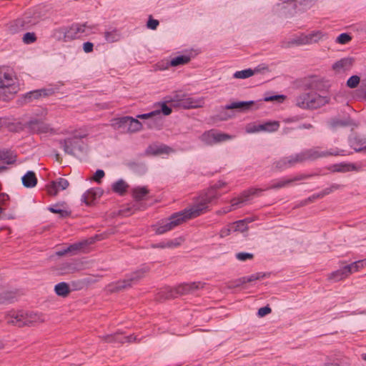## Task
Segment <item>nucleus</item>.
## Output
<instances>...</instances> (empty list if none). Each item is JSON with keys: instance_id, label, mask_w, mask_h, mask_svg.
<instances>
[{"instance_id": "nucleus-32", "label": "nucleus", "mask_w": 366, "mask_h": 366, "mask_svg": "<svg viewBox=\"0 0 366 366\" xmlns=\"http://www.w3.org/2000/svg\"><path fill=\"white\" fill-rule=\"evenodd\" d=\"M22 184L26 188H33L37 184L36 174L33 171H28L21 178Z\"/></svg>"}, {"instance_id": "nucleus-3", "label": "nucleus", "mask_w": 366, "mask_h": 366, "mask_svg": "<svg viewBox=\"0 0 366 366\" xmlns=\"http://www.w3.org/2000/svg\"><path fill=\"white\" fill-rule=\"evenodd\" d=\"M86 137L87 134H78L74 132L71 137L60 139L59 144L67 154L74 157L85 154L88 149V144L83 139Z\"/></svg>"}, {"instance_id": "nucleus-53", "label": "nucleus", "mask_w": 366, "mask_h": 366, "mask_svg": "<svg viewBox=\"0 0 366 366\" xmlns=\"http://www.w3.org/2000/svg\"><path fill=\"white\" fill-rule=\"evenodd\" d=\"M364 267V260H358L352 262L350 264L346 265V267H349L350 275L355 272H357L360 268Z\"/></svg>"}, {"instance_id": "nucleus-61", "label": "nucleus", "mask_w": 366, "mask_h": 366, "mask_svg": "<svg viewBox=\"0 0 366 366\" xmlns=\"http://www.w3.org/2000/svg\"><path fill=\"white\" fill-rule=\"evenodd\" d=\"M236 257L239 261H246L247 259H252L254 254L249 252H239L236 254Z\"/></svg>"}, {"instance_id": "nucleus-11", "label": "nucleus", "mask_w": 366, "mask_h": 366, "mask_svg": "<svg viewBox=\"0 0 366 366\" xmlns=\"http://www.w3.org/2000/svg\"><path fill=\"white\" fill-rule=\"evenodd\" d=\"M99 239V236L95 235L94 237H92L82 241L71 244L66 249L57 251L56 252V254L59 257L64 256L68 253H71V254H76L78 252L83 250L87 246L94 244L97 240Z\"/></svg>"}, {"instance_id": "nucleus-30", "label": "nucleus", "mask_w": 366, "mask_h": 366, "mask_svg": "<svg viewBox=\"0 0 366 366\" xmlns=\"http://www.w3.org/2000/svg\"><path fill=\"white\" fill-rule=\"evenodd\" d=\"M328 169L332 172H346L357 170V167L352 163L341 162L330 166Z\"/></svg>"}, {"instance_id": "nucleus-26", "label": "nucleus", "mask_w": 366, "mask_h": 366, "mask_svg": "<svg viewBox=\"0 0 366 366\" xmlns=\"http://www.w3.org/2000/svg\"><path fill=\"white\" fill-rule=\"evenodd\" d=\"M350 146L355 152H362L366 149V141L360 136L355 134L349 138Z\"/></svg>"}, {"instance_id": "nucleus-60", "label": "nucleus", "mask_w": 366, "mask_h": 366, "mask_svg": "<svg viewBox=\"0 0 366 366\" xmlns=\"http://www.w3.org/2000/svg\"><path fill=\"white\" fill-rule=\"evenodd\" d=\"M159 24V22L158 20L153 19L151 15L149 16L148 21L147 22V26L148 29L155 30L157 29Z\"/></svg>"}, {"instance_id": "nucleus-58", "label": "nucleus", "mask_w": 366, "mask_h": 366, "mask_svg": "<svg viewBox=\"0 0 366 366\" xmlns=\"http://www.w3.org/2000/svg\"><path fill=\"white\" fill-rule=\"evenodd\" d=\"M184 241V238L180 237L178 238H175L174 239L168 240L166 242V246L168 248H174L181 245L182 242Z\"/></svg>"}, {"instance_id": "nucleus-19", "label": "nucleus", "mask_w": 366, "mask_h": 366, "mask_svg": "<svg viewBox=\"0 0 366 366\" xmlns=\"http://www.w3.org/2000/svg\"><path fill=\"white\" fill-rule=\"evenodd\" d=\"M69 186V183L67 179L59 177L56 180L51 181L49 184L46 186L47 193L50 196H56L59 190H64Z\"/></svg>"}, {"instance_id": "nucleus-10", "label": "nucleus", "mask_w": 366, "mask_h": 366, "mask_svg": "<svg viewBox=\"0 0 366 366\" xmlns=\"http://www.w3.org/2000/svg\"><path fill=\"white\" fill-rule=\"evenodd\" d=\"M86 27V23L82 24L74 23L68 28L61 27L55 29L54 34H59V40L61 39V36L62 35L64 41L66 42L79 38L81 34L85 32Z\"/></svg>"}, {"instance_id": "nucleus-29", "label": "nucleus", "mask_w": 366, "mask_h": 366, "mask_svg": "<svg viewBox=\"0 0 366 366\" xmlns=\"http://www.w3.org/2000/svg\"><path fill=\"white\" fill-rule=\"evenodd\" d=\"M354 124L353 120L350 117H347L344 119H340L335 117L330 119L328 122L329 127L332 129H337L339 127H350Z\"/></svg>"}, {"instance_id": "nucleus-56", "label": "nucleus", "mask_w": 366, "mask_h": 366, "mask_svg": "<svg viewBox=\"0 0 366 366\" xmlns=\"http://www.w3.org/2000/svg\"><path fill=\"white\" fill-rule=\"evenodd\" d=\"M290 43L297 46L308 44V38L302 34L300 36L293 39Z\"/></svg>"}, {"instance_id": "nucleus-2", "label": "nucleus", "mask_w": 366, "mask_h": 366, "mask_svg": "<svg viewBox=\"0 0 366 366\" xmlns=\"http://www.w3.org/2000/svg\"><path fill=\"white\" fill-rule=\"evenodd\" d=\"M343 155L339 152L325 151L320 152L314 149H307L295 155H291L286 157L277 161L274 164L275 167L278 169H285L286 168L291 167L297 163H302L307 160H315L320 157H325L327 156H338Z\"/></svg>"}, {"instance_id": "nucleus-6", "label": "nucleus", "mask_w": 366, "mask_h": 366, "mask_svg": "<svg viewBox=\"0 0 366 366\" xmlns=\"http://www.w3.org/2000/svg\"><path fill=\"white\" fill-rule=\"evenodd\" d=\"M327 103L326 97L315 92L303 93L296 97V105L303 109H316Z\"/></svg>"}, {"instance_id": "nucleus-9", "label": "nucleus", "mask_w": 366, "mask_h": 366, "mask_svg": "<svg viewBox=\"0 0 366 366\" xmlns=\"http://www.w3.org/2000/svg\"><path fill=\"white\" fill-rule=\"evenodd\" d=\"M149 269H150L148 266H144L132 272L124 280L117 281L115 283L112 291L119 292L123 289L131 287L133 284L137 283L141 279H142Z\"/></svg>"}, {"instance_id": "nucleus-24", "label": "nucleus", "mask_w": 366, "mask_h": 366, "mask_svg": "<svg viewBox=\"0 0 366 366\" xmlns=\"http://www.w3.org/2000/svg\"><path fill=\"white\" fill-rule=\"evenodd\" d=\"M17 161V154L9 149L0 148V162L6 164H14Z\"/></svg>"}, {"instance_id": "nucleus-47", "label": "nucleus", "mask_w": 366, "mask_h": 366, "mask_svg": "<svg viewBox=\"0 0 366 366\" xmlns=\"http://www.w3.org/2000/svg\"><path fill=\"white\" fill-rule=\"evenodd\" d=\"M324 34L321 31H314L312 33L307 34L306 36L308 38V44L318 42Z\"/></svg>"}, {"instance_id": "nucleus-37", "label": "nucleus", "mask_w": 366, "mask_h": 366, "mask_svg": "<svg viewBox=\"0 0 366 366\" xmlns=\"http://www.w3.org/2000/svg\"><path fill=\"white\" fill-rule=\"evenodd\" d=\"M130 119L128 121L129 124L127 127V133H136L142 129V124L139 122L137 118H133L129 117Z\"/></svg>"}, {"instance_id": "nucleus-8", "label": "nucleus", "mask_w": 366, "mask_h": 366, "mask_svg": "<svg viewBox=\"0 0 366 366\" xmlns=\"http://www.w3.org/2000/svg\"><path fill=\"white\" fill-rule=\"evenodd\" d=\"M262 189L259 188H249V189L243 191L238 197H234L231 199L230 206H227L222 208L221 209L217 211V214H225L239 207L241 204L249 201L252 196L258 195L261 193Z\"/></svg>"}, {"instance_id": "nucleus-52", "label": "nucleus", "mask_w": 366, "mask_h": 366, "mask_svg": "<svg viewBox=\"0 0 366 366\" xmlns=\"http://www.w3.org/2000/svg\"><path fill=\"white\" fill-rule=\"evenodd\" d=\"M286 96L283 94L265 95L263 98L264 102H277L282 103L286 99Z\"/></svg>"}, {"instance_id": "nucleus-5", "label": "nucleus", "mask_w": 366, "mask_h": 366, "mask_svg": "<svg viewBox=\"0 0 366 366\" xmlns=\"http://www.w3.org/2000/svg\"><path fill=\"white\" fill-rule=\"evenodd\" d=\"M40 21V13L36 10L28 11L24 15L7 24L8 30L11 34H16L25 30L31 29Z\"/></svg>"}, {"instance_id": "nucleus-49", "label": "nucleus", "mask_w": 366, "mask_h": 366, "mask_svg": "<svg viewBox=\"0 0 366 366\" xmlns=\"http://www.w3.org/2000/svg\"><path fill=\"white\" fill-rule=\"evenodd\" d=\"M254 75V71L252 69H246L241 71H237L233 74L235 79H247Z\"/></svg>"}, {"instance_id": "nucleus-13", "label": "nucleus", "mask_w": 366, "mask_h": 366, "mask_svg": "<svg viewBox=\"0 0 366 366\" xmlns=\"http://www.w3.org/2000/svg\"><path fill=\"white\" fill-rule=\"evenodd\" d=\"M149 193V190L146 187H137L132 189V197L135 202L132 207H128L126 210L132 214L136 210H144L146 207L140 203L144 197Z\"/></svg>"}, {"instance_id": "nucleus-28", "label": "nucleus", "mask_w": 366, "mask_h": 366, "mask_svg": "<svg viewBox=\"0 0 366 366\" xmlns=\"http://www.w3.org/2000/svg\"><path fill=\"white\" fill-rule=\"evenodd\" d=\"M350 275L349 267H346V266L342 267V268L331 272L327 277V280L330 281H332L334 282H337L345 280Z\"/></svg>"}, {"instance_id": "nucleus-57", "label": "nucleus", "mask_w": 366, "mask_h": 366, "mask_svg": "<svg viewBox=\"0 0 366 366\" xmlns=\"http://www.w3.org/2000/svg\"><path fill=\"white\" fill-rule=\"evenodd\" d=\"M37 37L34 32H26L23 36V41L26 44L34 43Z\"/></svg>"}, {"instance_id": "nucleus-46", "label": "nucleus", "mask_w": 366, "mask_h": 366, "mask_svg": "<svg viewBox=\"0 0 366 366\" xmlns=\"http://www.w3.org/2000/svg\"><path fill=\"white\" fill-rule=\"evenodd\" d=\"M251 222L252 221L249 218L236 221L234 222V224L235 225L234 231L244 232L247 230V223Z\"/></svg>"}, {"instance_id": "nucleus-25", "label": "nucleus", "mask_w": 366, "mask_h": 366, "mask_svg": "<svg viewBox=\"0 0 366 366\" xmlns=\"http://www.w3.org/2000/svg\"><path fill=\"white\" fill-rule=\"evenodd\" d=\"M201 282H194L192 283H183L175 287L177 295H183L198 290L200 287Z\"/></svg>"}, {"instance_id": "nucleus-36", "label": "nucleus", "mask_w": 366, "mask_h": 366, "mask_svg": "<svg viewBox=\"0 0 366 366\" xmlns=\"http://www.w3.org/2000/svg\"><path fill=\"white\" fill-rule=\"evenodd\" d=\"M170 148L166 145H149L147 149V152L152 155L167 154Z\"/></svg>"}, {"instance_id": "nucleus-35", "label": "nucleus", "mask_w": 366, "mask_h": 366, "mask_svg": "<svg viewBox=\"0 0 366 366\" xmlns=\"http://www.w3.org/2000/svg\"><path fill=\"white\" fill-rule=\"evenodd\" d=\"M128 187V184L123 179H119L112 184L113 192L121 196L127 192Z\"/></svg>"}, {"instance_id": "nucleus-39", "label": "nucleus", "mask_w": 366, "mask_h": 366, "mask_svg": "<svg viewBox=\"0 0 366 366\" xmlns=\"http://www.w3.org/2000/svg\"><path fill=\"white\" fill-rule=\"evenodd\" d=\"M59 204H55L48 207V210L54 214H58L61 218H66L71 216V212L60 209Z\"/></svg>"}, {"instance_id": "nucleus-64", "label": "nucleus", "mask_w": 366, "mask_h": 366, "mask_svg": "<svg viewBox=\"0 0 366 366\" xmlns=\"http://www.w3.org/2000/svg\"><path fill=\"white\" fill-rule=\"evenodd\" d=\"M272 312V309L269 305L260 307L258 310L257 315L260 317H264Z\"/></svg>"}, {"instance_id": "nucleus-59", "label": "nucleus", "mask_w": 366, "mask_h": 366, "mask_svg": "<svg viewBox=\"0 0 366 366\" xmlns=\"http://www.w3.org/2000/svg\"><path fill=\"white\" fill-rule=\"evenodd\" d=\"M9 196L6 193H0V214L3 213L4 209V206L7 204V202L9 201Z\"/></svg>"}, {"instance_id": "nucleus-12", "label": "nucleus", "mask_w": 366, "mask_h": 366, "mask_svg": "<svg viewBox=\"0 0 366 366\" xmlns=\"http://www.w3.org/2000/svg\"><path fill=\"white\" fill-rule=\"evenodd\" d=\"M39 317L37 315L30 314H16L15 315L10 316L7 318V323L17 326L18 327H22L24 326L31 327L34 325Z\"/></svg>"}, {"instance_id": "nucleus-21", "label": "nucleus", "mask_w": 366, "mask_h": 366, "mask_svg": "<svg viewBox=\"0 0 366 366\" xmlns=\"http://www.w3.org/2000/svg\"><path fill=\"white\" fill-rule=\"evenodd\" d=\"M267 276V275L265 273L257 272L255 274H252L248 277H242L237 279L234 281L230 282L229 287H230V288L238 287L245 283H249V282H254L255 280H258L262 278H264Z\"/></svg>"}, {"instance_id": "nucleus-44", "label": "nucleus", "mask_w": 366, "mask_h": 366, "mask_svg": "<svg viewBox=\"0 0 366 366\" xmlns=\"http://www.w3.org/2000/svg\"><path fill=\"white\" fill-rule=\"evenodd\" d=\"M189 94L182 91H176L174 92L172 97H166L165 99H168L167 102L171 103V106L173 107V103H178L182 99L185 98Z\"/></svg>"}, {"instance_id": "nucleus-34", "label": "nucleus", "mask_w": 366, "mask_h": 366, "mask_svg": "<svg viewBox=\"0 0 366 366\" xmlns=\"http://www.w3.org/2000/svg\"><path fill=\"white\" fill-rule=\"evenodd\" d=\"M54 292L59 297H66L70 294L71 289L68 283L61 282L54 286Z\"/></svg>"}, {"instance_id": "nucleus-4", "label": "nucleus", "mask_w": 366, "mask_h": 366, "mask_svg": "<svg viewBox=\"0 0 366 366\" xmlns=\"http://www.w3.org/2000/svg\"><path fill=\"white\" fill-rule=\"evenodd\" d=\"M226 184L225 182L218 181L217 183L209 187L204 192L201 194L196 202L192 205L194 209H201L200 215L209 210V204L219 199L221 194L218 190Z\"/></svg>"}, {"instance_id": "nucleus-40", "label": "nucleus", "mask_w": 366, "mask_h": 366, "mask_svg": "<svg viewBox=\"0 0 366 366\" xmlns=\"http://www.w3.org/2000/svg\"><path fill=\"white\" fill-rule=\"evenodd\" d=\"M15 296L12 292L4 290L0 287V305L11 302Z\"/></svg>"}, {"instance_id": "nucleus-7", "label": "nucleus", "mask_w": 366, "mask_h": 366, "mask_svg": "<svg viewBox=\"0 0 366 366\" xmlns=\"http://www.w3.org/2000/svg\"><path fill=\"white\" fill-rule=\"evenodd\" d=\"M18 91L19 85L11 75L0 71V100L7 102L13 99Z\"/></svg>"}, {"instance_id": "nucleus-16", "label": "nucleus", "mask_w": 366, "mask_h": 366, "mask_svg": "<svg viewBox=\"0 0 366 366\" xmlns=\"http://www.w3.org/2000/svg\"><path fill=\"white\" fill-rule=\"evenodd\" d=\"M280 122L278 121H269L261 124H253L247 128L249 133H254L260 131L273 132L278 130Z\"/></svg>"}, {"instance_id": "nucleus-20", "label": "nucleus", "mask_w": 366, "mask_h": 366, "mask_svg": "<svg viewBox=\"0 0 366 366\" xmlns=\"http://www.w3.org/2000/svg\"><path fill=\"white\" fill-rule=\"evenodd\" d=\"M304 87L305 89H312L317 91H324L327 88L325 81L316 76H312L308 79H305Z\"/></svg>"}, {"instance_id": "nucleus-23", "label": "nucleus", "mask_w": 366, "mask_h": 366, "mask_svg": "<svg viewBox=\"0 0 366 366\" xmlns=\"http://www.w3.org/2000/svg\"><path fill=\"white\" fill-rule=\"evenodd\" d=\"M312 176H313L312 174H300V175L295 177L292 179L281 180L275 184H273L270 187H267L266 189H262V192L267 190V189H280V188H282V187L290 184V183H292L293 182L305 179L310 178Z\"/></svg>"}, {"instance_id": "nucleus-45", "label": "nucleus", "mask_w": 366, "mask_h": 366, "mask_svg": "<svg viewBox=\"0 0 366 366\" xmlns=\"http://www.w3.org/2000/svg\"><path fill=\"white\" fill-rule=\"evenodd\" d=\"M213 137L214 129H210L209 131L204 132L200 137V139L205 144L212 146L215 144V141L213 139Z\"/></svg>"}, {"instance_id": "nucleus-38", "label": "nucleus", "mask_w": 366, "mask_h": 366, "mask_svg": "<svg viewBox=\"0 0 366 366\" xmlns=\"http://www.w3.org/2000/svg\"><path fill=\"white\" fill-rule=\"evenodd\" d=\"M159 297L161 300H170L177 297V291L175 287H165L160 292H159Z\"/></svg>"}, {"instance_id": "nucleus-14", "label": "nucleus", "mask_w": 366, "mask_h": 366, "mask_svg": "<svg viewBox=\"0 0 366 366\" xmlns=\"http://www.w3.org/2000/svg\"><path fill=\"white\" fill-rule=\"evenodd\" d=\"M55 92L56 91L54 88H43L26 92L22 96L21 99L24 104H29L34 100L50 97L54 94Z\"/></svg>"}, {"instance_id": "nucleus-42", "label": "nucleus", "mask_w": 366, "mask_h": 366, "mask_svg": "<svg viewBox=\"0 0 366 366\" xmlns=\"http://www.w3.org/2000/svg\"><path fill=\"white\" fill-rule=\"evenodd\" d=\"M122 332H116L112 335H107L103 336L102 338L105 342L107 343H114L118 342L120 344L124 343V341L122 340Z\"/></svg>"}, {"instance_id": "nucleus-22", "label": "nucleus", "mask_w": 366, "mask_h": 366, "mask_svg": "<svg viewBox=\"0 0 366 366\" xmlns=\"http://www.w3.org/2000/svg\"><path fill=\"white\" fill-rule=\"evenodd\" d=\"M258 102L255 101H240L234 102L231 104H227L224 107V109H237L239 112H244L252 109L256 106Z\"/></svg>"}, {"instance_id": "nucleus-50", "label": "nucleus", "mask_w": 366, "mask_h": 366, "mask_svg": "<svg viewBox=\"0 0 366 366\" xmlns=\"http://www.w3.org/2000/svg\"><path fill=\"white\" fill-rule=\"evenodd\" d=\"M231 137H232L228 134L219 132H217V130L214 129L213 139H214L215 144L222 142H226V141L230 139Z\"/></svg>"}, {"instance_id": "nucleus-63", "label": "nucleus", "mask_w": 366, "mask_h": 366, "mask_svg": "<svg viewBox=\"0 0 366 366\" xmlns=\"http://www.w3.org/2000/svg\"><path fill=\"white\" fill-rule=\"evenodd\" d=\"M71 285L74 290H80L86 286V282L84 280H79L72 281Z\"/></svg>"}, {"instance_id": "nucleus-27", "label": "nucleus", "mask_w": 366, "mask_h": 366, "mask_svg": "<svg viewBox=\"0 0 366 366\" xmlns=\"http://www.w3.org/2000/svg\"><path fill=\"white\" fill-rule=\"evenodd\" d=\"M130 118L129 116L114 118L112 120V127L116 130H120L122 133H127V127Z\"/></svg>"}, {"instance_id": "nucleus-43", "label": "nucleus", "mask_w": 366, "mask_h": 366, "mask_svg": "<svg viewBox=\"0 0 366 366\" xmlns=\"http://www.w3.org/2000/svg\"><path fill=\"white\" fill-rule=\"evenodd\" d=\"M129 169L137 174H144L147 170L146 164L139 162H129L127 164Z\"/></svg>"}, {"instance_id": "nucleus-55", "label": "nucleus", "mask_w": 366, "mask_h": 366, "mask_svg": "<svg viewBox=\"0 0 366 366\" xmlns=\"http://www.w3.org/2000/svg\"><path fill=\"white\" fill-rule=\"evenodd\" d=\"M168 99H165V101L163 102H161L159 104L161 106L160 109H157V111H160V113H162L164 116H168L172 112V107H169L167 104L169 103L167 102Z\"/></svg>"}, {"instance_id": "nucleus-18", "label": "nucleus", "mask_w": 366, "mask_h": 366, "mask_svg": "<svg viewBox=\"0 0 366 366\" xmlns=\"http://www.w3.org/2000/svg\"><path fill=\"white\" fill-rule=\"evenodd\" d=\"M103 194V190L99 187L91 188L84 192L81 196V202L86 206L92 207L95 204L97 198Z\"/></svg>"}, {"instance_id": "nucleus-62", "label": "nucleus", "mask_w": 366, "mask_h": 366, "mask_svg": "<svg viewBox=\"0 0 366 366\" xmlns=\"http://www.w3.org/2000/svg\"><path fill=\"white\" fill-rule=\"evenodd\" d=\"M105 176V173L102 169H97L93 175L92 180L97 182L101 183L102 179Z\"/></svg>"}, {"instance_id": "nucleus-48", "label": "nucleus", "mask_w": 366, "mask_h": 366, "mask_svg": "<svg viewBox=\"0 0 366 366\" xmlns=\"http://www.w3.org/2000/svg\"><path fill=\"white\" fill-rule=\"evenodd\" d=\"M4 127L7 128L9 131L12 132H19L23 130V126L21 122H9L6 119Z\"/></svg>"}, {"instance_id": "nucleus-54", "label": "nucleus", "mask_w": 366, "mask_h": 366, "mask_svg": "<svg viewBox=\"0 0 366 366\" xmlns=\"http://www.w3.org/2000/svg\"><path fill=\"white\" fill-rule=\"evenodd\" d=\"M352 36L348 33H342L336 39V42L340 44H346L352 40Z\"/></svg>"}, {"instance_id": "nucleus-33", "label": "nucleus", "mask_w": 366, "mask_h": 366, "mask_svg": "<svg viewBox=\"0 0 366 366\" xmlns=\"http://www.w3.org/2000/svg\"><path fill=\"white\" fill-rule=\"evenodd\" d=\"M354 63V59L351 57L342 58L340 60L336 61L332 65V69L335 71L340 69L349 70Z\"/></svg>"}, {"instance_id": "nucleus-17", "label": "nucleus", "mask_w": 366, "mask_h": 366, "mask_svg": "<svg viewBox=\"0 0 366 366\" xmlns=\"http://www.w3.org/2000/svg\"><path fill=\"white\" fill-rule=\"evenodd\" d=\"M203 104L204 102L202 99H194L188 95L185 98L182 99L179 102L173 103L172 107L190 109L202 107Z\"/></svg>"}, {"instance_id": "nucleus-31", "label": "nucleus", "mask_w": 366, "mask_h": 366, "mask_svg": "<svg viewBox=\"0 0 366 366\" xmlns=\"http://www.w3.org/2000/svg\"><path fill=\"white\" fill-rule=\"evenodd\" d=\"M191 59H192V53L191 52L189 54H183V55H179V56H175V57L171 59V60L169 62H167V67H168V66L176 67L178 66L185 65L190 61Z\"/></svg>"}, {"instance_id": "nucleus-15", "label": "nucleus", "mask_w": 366, "mask_h": 366, "mask_svg": "<svg viewBox=\"0 0 366 366\" xmlns=\"http://www.w3.org/2000/svg\"><path fill=\"white\" fill-rule=\"evenodd\" d=\"M26 127L33 134H46L53 130L48 124L38 119L29 121Z\"/></svg>"}, {"instance_id": "nucleus-41", "label": "nucleus", "mask_w": 366, "mask_h": 366, "mask_svg": "<svg viewBox=\"0 0 366 366\" xmlns=\"http://www.w3.org/2000/svg\"><path fill=\"white\" fill-rule=\"evenodd\" d=\"M121 33L117 29H114L111 31H107L104 32V38L109 43L119 41L121 39Z\"/></svg>"}, {"instance_id": "nucleus-1", "label": "nucleus", "mask_w": 366, "mask_h": 366, "mask_svg": "<svg viewBox=\"0 0 366 366\" xmlns=\"http://www.w3.org/2000/svg\"><path fill=\"white\" fill-rule=\"evenodd\" d=\"M201 209H194L191 206L180 212L172 214L167 221L162 220L152 227L154 228L156 234H162L173 229L177 226L185 222L188 219H194L200 216Z\"/></svg>"}, {"instance_id": "nucleus-51", "label": "nucleus", "mask_w": 366, "mask_h": 366, "mask_svg": "<svg viewBox=\"0 0 366 366\" xmlns=\"http://www.w3.org/2000/svg\"><path fill=\"white\" fill-rule=\"evenodd\" d=\"M360 77L357 75L351 76L346 82V86L350 89H355L360 83Z\"/></svg>"}]
</instances>
